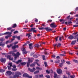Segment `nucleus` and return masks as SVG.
I'll return each mask as SVG.
<instances>
[{
  "label": "nucleus",
  "mask_w": 78,
  "mask_h": 78,
  "mask_svg": "<svg viewBox=\"0 0 78 78\" xmlns=\"http://www.w3.org/2000/svg\"><path fill=\"white\" fill-rule=\"evenodd\" d=\"M4 34H8V35L6 36L5 37V39H8L9 37H11V34L9 32H6Z\"/></svg>",
  "instance_id": "1"
},
{
  "label": "nucleus",
  "mask_w": 78,
  "mask_h": 78,
  "mask_svg": "<svg viewBox=\"0 0 78 78\" xmlns=\"http://www.w3.org/2000/svg\"><path fill=\"white\" fill-rule=\"evenodd\" d=\"M78 33L76 32V33H74L72 34L73 35H74L73 36V38L74 39H77L78 37V34L76 35Z\"/></svg>",
  "instance_id": "2"
},
{
  "label": "nucleus",
  "mask_w": 78,
  "mask_h": 78,
  "mask_svg": "<svg viewBox=\"0 0 78 78\" xmlns=\"http://www.w3.org/2000/svg\"><path fill=\"white\" fill-rule=\"evenodd\" d=\"M50 26L51 28H56L57 27V25H55V23H52L50 25Z\"/></svg>",
  "instance_id": "3"
},
{
  "label": "nucleus",
  "mask_w": 78,
  "mask_h": 78,
  "mask_svg": "<svg viewBox=\"0 0 78 78\" xmlns=\"http://www.w3.org/2000/svg\"><path fill=\"white\" fill-rule=\"evenodd\" d=\"M36 28H32L28 30V31L29 32H31V31H33V32L36 33L37 31V30H35Z\"/></svg>",
  "instance_id": "4"
},
{
  "label": "nucleus",
  "mask_w": 78,
  "mask_h": 78,
  "mask_svg": "<svg viewBox=\"0 0 78 78\" xmlns=\"http://www.w3.org/2000/svg\"><path fill=\"white\" fill-rule=\"evenodd\" d=\"M12 63H9L8 64L9 66H7L8 70H11V67L12 66Z\"/></svg>",
  "instance_id": "5"
},
{
  "label": "nucleus",
  "mask_w": 78,
  "mask_h": 78,
  "mask_svg": "<svg viewBox=\"0 0 78 78\" xmlns=\"http://www.w3.org/2000/svg\"><path fill=\"white\" fill-rule=\"evenodd\" d=\"M28 70H29V71H30L31 72H33L36 70V68H35L34 67L33 68V69H30V68H28Z\"/></svg>",
  "instance_id": "6"
},
{
  "label": "nucleus",
  "mask_w": 78,
  "mask_h": 78,
  "mask_svg": "<svg viewBox=\"0 0 78 78\" xmlns=\"http://www.w3.org/2000/svg\"><path fill=\"white\" fill-rule=\"evenodd\" d=\"M1 61L2 63H5L6 62V59H5V58H1Z\"/></svg>",
  "instance_id": "7"
},
{
  "label": "nucleus",
  "mask_w": 78,
  "mask_h": 78,
  "mask_svg": "<svg viewBox=\"0 0 78 78\" xmlns=\"http://www.w3.org/2000/svg\"><path fill=\"white\" fill-rule=\"evenodd\" d=\"M57 72L58 74H61V73H62V71L61 69H59L57 70Z\"/></svg>",
  "instance_id": "8"
},
{
  "label": "nucleus",
  "mask_w": 78,
  "mask_h": 78,
  "mask_svg": "<svg viewBox=\"0 0 78 78\" xmlns=\"http://www.w3.org/2000/svg\"><path fill=\"white\" fill-rule=\"evenodd\" d=\"M16 48H19V46L18 45H14L13 46H12V50H14V49H16Z\"/></svg>",
  "instance_id": "9"
},
{
  "label": "nucleus",
  "mask_w": 78,
  "mask_h": 78,
  "mask_svg": "<svg viewBox=\"0 0 78 78\" xmlns=\"http://www.w3.org/2000/svg\"><path fill=\"white\" fill-rule=\"evenodd\" d=\"M23 55H25V54H27V53H28V51H26V50H25V48H24L23 49Z\"/></svg>",
  "instance_id": "10"
},
{
  "label": "nucleus",
  "mask_w": 78,
  "mask_h": 78,
  "mask_svg": "<svg viewBox=\"0 0 78 78\" xmlns=\"http://www.w3.org/2000/svg\"><path fill=\"white\" fill-rule=\"evenodd\" d=\"M44 30H45L46 31H53V29H50L48 27H45L44 28Z\"/></svg>",
  "instance_id": "11"
},
{
  "label": "nucleus",
  "mask_w": 78,
  "mask_h": 78,
  "mask_svg": "<svg viewBox=\"0 0 78 78\" xmlns=\"http://www.w3.org/2000/svg\"><path fill=\"white\" fill-rule=\"evenodd\" d=\"M68 39H69L70 40H72L73 39H74L73 36L72 35H70L68 37Z\"/></svg>",
  "instance_id": "12"
},
{
  "label": "nucleus",
  "mask_w": 78,
  "mask_h": 78,
  "mask_svg": "<svg viewBox=\"0 0 78 78\" xmlns=\"http://www.w3.org/2000/svg\"><path fill=\"white\" fill-rule=\"evenodd\" d=\"M15 74H16L18 77L19 76V75H21V73L20 72L17 71L15 73Z\"/></svg>",
  "instance_id": "13"
},
{
  "label": "nucleus",
  "mask_w": 78,
  "mask_h": 78,
  "mask_svg": "<svg viewBox=\"0 0 78 78\" xmlns=\"http://www.w3.org/2000/svg\"><path fill=\"white\" fill-rule=\"evenodd\" d=\"M29 48L30 50H32L33 49V44L32 43H30L29 44Z\"/></svg>",
  "instance_id": "14"
},
{
  "label": "nucleus",
  "mask_w": 78,
  "mask_h": 78,
  "mask_svg": "<svg viewBox=\"0 0 78 78\" xmlns=\"http://www.w3.org/2000/svg\"><path fill=\"white\" fill-rule=\"evenodd\" d=\"M6 73L7 75L9 76V75H11L12 74V72L10 71H8L6 72Z\"/></svg>",
  "instance_id": "15"
},
{
  "label": "nucleus",
  "mask_w": 78,
  "mask_h": 78,
  "mask_svg": "<svg viewBox=\"0 0 78 78\" xmlns=\"http://www.w3.org/2000/svg\"><path fill=\"white\" fill-rule=\"evenodd\" d=\"M10 54H12V56H16V54L14 53V51H11L10 52Z\"/></svg>",
  "instance_id": "16"
},
{
  "label": "nucleus",
  "mask_w": 78,
  "mask_h": 78,
  "mask_svg": "<svg viewBox=\"0 0 78 78\" xmlns=\"http://www.w3.org/2000/svg\"><path fill=\"white\" fill-rule=\"evenodd\" d=\"M31 61V60L30 59H29L28 60V62H27V67H28L30 66V62Z\"/></svg>",
  "instance_id": "17"
},
{
  "label": "nucleus",
  "mask_w": 78,
  "mask_h": 78,
  "mask_svg": "<svg viewBox=\"0 0 78 78\" xmlns=\"http://www.w3.org/2000/svg\"><path fill=\"white\" fill-rule=\"evenodd\" d=\"M76 40L73 41L71 43V45H75L76 43Z\"/></svg>",
  "instance_id": "18"
},
{
  "label": "nucleus",
  "mask_w": 78,
  "mask_h": 78,
  "mask_svg": "<svg viewBox=\"0 0 78 78\" xmlns=\"http://www.w3.org/2000/svg\"><path fill=\"white\" fill-rule=\"evenodd\" d=\"M5 43H3L2 44V41L0 42V46H2V47H4L5 46ZM1 48L0 47V49Z\"/></svg>",
  "instance_id": "19"
},
{
  "label": "nucleus",
  "mask_w": 78,
  "mask_h": 78,
  "mask_svg": "<svg viewBox=\"0 0 78 78\" xmlns=\"http://www.w3.org/2000/svg\"><path fill=\"white\" fill-rule=\"evenodd\" d=\"M28 75L26 73H25L23 74V77H27V78H28Z\"/></svg>",
  "instance_id": "20"
},
{
  "label": "nucleus",
  "mask_w": 78,
  "mask_h": 78,
  "mask_svg": "<svg viewBox=\"0 0 78 78\" xmlns=\"http://www.w3.org/2000/svg\"><path fill=\"white\" fill-rule=\"evenodd\" d=\"M16 27H17V24L16 23L14 24L12 26V28H14Z\"/></svg>",
  "instance_id": "21"
},
{
  "label": "nucleus",
  "mask_w": 78,
  "mask_h": 78,
  "mask_svg": "<svg viewBox=\"0 0 78 78\" xmlns=\"http://www.w3.org/2000/svg\"><path fill=\"white\" fill-rule=\"evenodd\" d=\"M54 78H56L58 76V75L56 74V73L54 72Z\"/></svg>",
  "instance_id": "22"
},
{
  "label": "nucleus",
  "mask_w": 78,
  "mask_h": 78,
  "mask_svg": "<svg viewBox=\"0 0 78 78\" xmlns=\"http://www.w3.org/2000/svg\"><path fill=\"white\" fill-rule=\"evenodd\" d=\"M64 21L63 22H62V24H64V23H65L66 24V25H69V24H68V22H66L65 23H64Z\"/></svg>",
  "instance_id": "23"
},
{
  "label": "nucleus",
  "mask_w": 78,
  "mask_h": 78,
  "mask_svg": "<svg viewBox=\"0 0 78 78\" xmlns=\"http://www.w3.org/2000/svg\"><path fill=\"white\" fill-rule=\"evenodd\" d=\"M73 61L74 62L76 63V64H78V61L74 59L73 60Z\"/></svg>",
  "instance_id": "24"
},
{
  "label": "nucleus",
  "mask_w": 78,
  "mask_h": 78,
  "mask_svg": "<svg viewBox=\"0 0 78 78\" xmlns=\"http://www.w3.org/2000/svg\"><path fill=\"white\" fill-rule=\"evenodd\" d=\"M5 72V70H3V69H0V72L3 73V72Z\"/></svg>",
  "instance_id": "25"
},
{
  "label": "nucleus",
  "mask_w": 78,
  "mask_h": 78,
  "mask_svg": "<svg viewBox=\"0 0 78 78\" xmlns=\"http://www.w3.org/2000/svg\"><path fill=\"white\" fill-rule=\"evenodd\" d=\"M21 65H22V66H25V64H26V62H22L21 63Z\"/></svg>",
  "instance_id": "26"
},
{
  "label": "nucleus",
  "mask_w": 78,
  "mask_h": 78,
  "mask_svg": "<svg viewBox=\"0 0 78 78\" xmlns=\"http://www.w3.org/2000/svg\"><path fill=\"white\" fill-rule=\"evenodd\" d=\"M35 47H37V48H39V47H40V45H39V44H37L35 45Z\"/></svg>",
  "instance_id": "27"
},
{
  "label": "nucleus",
  "mask_w": 78,
  "mask_h": 78,
  "mask_svg": "<svg viewBox=\"0 0 78 78\" xmlns=\"http://www.w3.org/2000/svg\"><path fill=\"white\" fill-rule=\"evenodd\" d=\"M66 73L67 75H70V73L69 71H66Z\"/></svg>",
  "instance_id": "28"
},
{
  "label": "nucleus",
  "mask_w": 78,
  "mask_h": 78,
  "mask_svg": "<svg viewBox=\"0 0 78 78\" xmlns=\"http://www.w3.org/2000/svg\"><path fill=\"white\" fill-rule=\"evenodd\" d=\"M26 36H28V38H29V37H31V35H30V34H26Z\"/></svg>",
  "instance_id": "29"
},
{
  "label": "nucleus",
  "mask_w": 78,
  "mask_h": 78,
  "mask_svg": "<svg viewBox=\"0 0 78 78\" xmlns=\"http://www.w3.org/2000/svg\"><path fill=\"white\" fill-rule=\"evenodd\" d=\"M42 58H43V60H45V55H43L42 56Z\"/></svg>",
  "instance_id": "30"
},
{
  "label": "nucleus",
  "mask_w": 78,
  "mask_h": 78,
  "mask_svg": "<svg viewBox=\"0 0 78 78\" xmlns=\"http://www.w3.org/2000/svg\"><path fill=\"white\" fill-rule=\"evenodd\" d=\"M12 67H13V69H16V65H12Z\"/></svg>",
  "instance_id": "31"
},
{
  "label": "nucleus",
  "mask_w": 78,
  "mask_h": 78,
  "mask_svg": "<svg viewBox=\"0 0 78 78\" xmlns=\"http://www.w3.org/2000/svg\"><path fill=\"white\" fill-rule=\"evenodd\" d=\"M14 40H15V39H11V41H10L9 42V43H11V42H12V41H14Z\"/></svg>",
  "instance_id": "32"
},
{
  "label": "nucleus",
  "mask_w": 78,
  "mask_h": 78,
  "mask_svg": "<svg viewBox=\"0 0 78 78\" xmlns=\"http://www.w3.org/2000/svg\"><path fill=\"white\" fill-rule=\"evenodd\" d=\"M16 38H17V39L18 40L20 41V36H17L16 37Z\"/></svg>",
  "instance_id": "33"
},
{
  "label": "nucleus",
  "mask_w": 78,
  "mask_h": 78,
  "mask_svg": "<svg viewBox=\"0 0 78 78\" xmlns=\"http://www.w3.org/2000/svg\"><path fill=\"white\" fill-rule=\"evenodd\" d=\"M70 16L69 15L66 18V19H67V20H69L70 19Z\"/></svg>",
  "instance_id": "34"
},
{
  "label": "nucleus",
  "mask_w": 78,
  "mask_h": 78,
  "mask_svg": "<svg viewBox=\"0 0 78 78\" xmlns=\"http://www.w3.org/2000/svg\"><path fill=\"white\" fill-rule=\"evenodd\" d=\"M16 56H19V55H20V54L19 53V52H17L16 53Z\"/></svg>",
  "instance_id": "35"
},
{
  "label": "nucleus",
  "mask_w": 78,
  "mask_h": 78,
  "mask_svg": "<svg viewBox=\"0 0 78 78\" xmlns=\"http://www.w3.org/2000/svg\"><path fill=\"white\" fill-rule=\"evenodd\" d=\"M7 58H9V59H10L11 58V55H8L7 56Z\"/></svg>",
  "instance_id": "36"
},
{
  "label": "nucleus",
  "mask_w": 78,
  "mask_h": 78,
  "mask_svg": "<svg viewBox=\"0 0 78 78\" xmlns=\"http://www.w3.org/2000/svg\"><path fill=\"white\" fill-rule=\"evenodd\" d=\"M12 69L13 71H16L17 70V69L16 68H12Z\"/></svg>",
  "instance_id": "37"
},
{
  "label": "nucleus",
  "mask_w": 78,
  "mask_h": 78,
  "mask_svg": "<svg viewBox=\"0 0 78 78\" xmlns=\"http://www.w3.org/2000/svg\"><path fill=\"white\" fill-rule=\"evenodd\" d=\"M75 75H73L72 76V75L70 76V77L71 78H75Z\"/></svg>",
  "instance_id": "38"
},
{
  "label": "nucleus",
  "mask_w": 78,
  "mask_h": 78,
  "mask_svg": "<svg viewBox=\"0 0 78 78\" xmlns=\"http://www.w3.org/2000/svg\"><path fill=\"white\" fill-rule=\"evenodd\" d=\"M39 70H37L34 73V74H36L37 73H39Z\"/></svg>",
  "instance_id": "39"
},
{
  "label": "nucleus",
  "mask_w": 78,
  "mask_h": 78,
  "mask_svg": "<svg viewBox=\"0 0 78 78\" xmlns=\"http://www.w3.org/2000/svg\"><path fill=\"white\" fill-rule=\"evenodd\" d=\"M11 29H12V27H8L7 28V30H11Z\"/></svg>",
  "instance_id": "40"
},
{
  "label": "nucleus",
  "mask_w": 78,
  "mask_h": 78,
  "mask_svg": "<svg viewBox=\"0 0 78 78\" xmlns=\"http://www.w3.org/2000/svg\"><path fill=\"white\" fill-rule=\"evenodd\" d=\"M61 46V43H58L57 45V47H60Z\"/></svg>",
  "instance_id": "41"
},
{
  "label": "nucleus",
  "mask_w": 78,
  "mask_h": 78,
  "mask_svg": "<svg viewBox=\"0 0 78 78\" xmlns=\"http://www.w3.org/2000/svg\"><path fill=\"white\" fill-rule=\"evenodd\" d=\"M17 77H18V76L16 75V74H15V75L13 76V78H16Z\"/></svg>",
  "instance_id": "42"
},
{
  "label": "nucleus",
  "mask_w": 78,
  "mask_h": 78,
  "mask_svg": "<svg viewBox=\"0 0 78 78\" xmlns=\"http://www.w3.org/2000/svg\"><path fill=\"white\" fill-rule=\"evenodd\" d=\"M46 73H47L48 74L50 73V71H48V70H46Z\"/></svg>",
  "instance_id": "43"
},
{
  "label": "nucleus",
  "mask_w": 78,
  "mask_h": 78,
  "mask_svg": "<svg viewBox=\"0 0 78 78\" xmlns=\"http://www.w3.org/2000/svg\"><path fill=\"white\" fill-rule=\"evenodd\" d=\"M44 63L45 66V67H47V66H48V65H47V62H44Z\"/></svg>",
  "instance_id": "44"
},
{
  "label": "nucleus",
  "mask_w": 78,
  "mask_h": 78,
  "mask_svg": "<svg viewBox=\"0 0 78 78\" xmlns=\"http://www.w3.org/2000/svg\"><path fill=\"white\" fill-rule=\"evenodd\" d=\"M60 61H59V60H57L55 61V62L56 63H59V62Z\"/></svg>",
  "instance_id": "45"
},
{
  "label": "nucleus",
  "mask_w": 78,
  "mask_h": 78,
  "mask_svg": "<svg viewBox=\"0 0 78 78\" xmlns=\"http://www.w3.org/2000/svg\"><path fill=\"white\" fill-rule=\"evenodd\" d=\"M38 28L40 30H42L44 29V27H39Z\"/></svg>",
  "instance_id": "46"
},
{
  "label": "nucleus",
  "mask_w": 78,
  "mask_h": 78,
  "mask_svg": "<svg viewBox=\"0 0 78 78\" xmlns=\"http://www.w3.org/2000/svg\"><path fill=\"white\" fill-rule=\"evenodd\" d=\"M0 41H5V39L3 38H1L0 39Z\"/></svg>",
  "instance_id": "47"
},
{
  "label": "nucleus",
  "mask_w": 78,
  "mask_h": 78,
  "mask_svg": "<svg viewBox=\"0 0 78 78\" xmlns=\"http://www.w3.org/2000/svg\"><path fill=\"white\" fill-rule=\"evenodd\" d=\"M30 67H34L35 66V65L34 63L30 65Z\"/></svg>",
  "instance_id": "48"
},
{
  "label": "nucleus",
  "mask_w": 78,
  "mask_h": 78,
  "mask_svg": "<svg viewBox=\"0 0 78 78\" xmlns=\"http://www.w3.org/2000/svg\"><path fill=\"white\" fill-rule=\"evenodd\" d=\"M52 22V20H49L47 21L48 23H50V22Z\"/></svg>",
  "instance_id": "49"
},
{
  "label": "nucleus",
  "mask_w": 78,
  "mask_h": 78,
  "mask_svg": "<svg viewBox=\"0 0 78 78\" xmlns=\"http://www.w3.org/2000/svg\"><path fill=\"white\" fill-rule=\"evenodd\" d=\"M33 57L37 58V55L34 54V55H33Z\"/></svg>",
  "instance_id": "50"
},
{
  "label": "nucleus",
  "mask_w": 78,
  "mask_h": 78,
  "mask_svg": "<svg viewBox=\"0 0 78 78\" xmlns=\"http://www.w3.org/2000/svg\"><path fill=\"white\" fill-rule=\"evenodd\" d=\"M61 62L63 63H65V62H66V61L64 60L63 59L61 61Z\"/></svg>",
  "instance_id": "51"
},
{
  "label": "nucleus",
  "mask_w": 78,
  "mask_h": 78,
  "mask_svg": "<svg viewBox=\"0 0 78 78\" xmlns=\"http://www.w3.org/2000/svg\"><path fill=\"white\" fill-rule=\"evenodd\" d=\"M14 59L15 60H16V59H17V57H18V56H17V55H15L14 56Z\"/></svg>",
  "instance_id": "52"
},
{
  "label": "nucleus",
  "mask_w": 78,
  "mask_h": 78,
  "mask_svg": "<svg viewBox=\"0 0 78 78\" xmlns=\"http://www.w3.org/2000/svg\"><path fill=\"white\" fill-rule=\"evenodd\" d=\"M78 7H76L75 10V12H76V11H78Z\"/></svg>",
  "instance_id": "53"
},
{
  "label": "nucleus",
  "mask_w": 78,
  "mask_h": 78,
  "mask_svg": "<svg viewBox=\"0 0 78 78\" xmlns=\"http://www.w3.org/2000/svg\"><path fill=\"white\" fill-rule=\"evenodd\" d=\"M19 33L18 31L16 30L14 32V34H16V33Z\"/></svg>",
  "instance_id": "54"
},
{
  "label": "nucleus",
  "mask_w": 78,
  "mask_h": 78,
  "mask_svg": "<svg viewBox=\"0 0 78 78\" xmlns=\"http://www.w3.org/2000/svg\"><path fill=\"white\" fill-rule=\"evenodd\" d=\"M62 66H63V63H60L59 65V66L60 67H62Z\"/></svg>",
  "instance_id": "55"
},
{
  "label": "nucleus",
  "mask_w": 78,
  "mask_h": 78,
  "mask_svg": "<svg viewBox=\"0 0 78 78\" xmlns=\"http://www.w3.org/2000/svg\"><path fill=\"white\" fill-rule=\"evenodd\" d=\"M66 63L67 64H68L69 65L71 64L70 63V62L67 61L66 62Z\"/></svg>",
  "instance_id": "56"
},
{
  "label": "nucleus",
  "mask_w": 78,
  "mask_h": 78,
  "mask_svg": "<svg viewBox=\"0 0 78 78\" xmlns=\"http://www.w3.org/2000/svg\"><path fill=\"white\" fill-rule=\"evenodd\" d=\"M45 77H46V78H50V76L48 75H47L45 76Z\"/></svg>",
  "instance_id": "57"
},
{
  "label": "nucleus",
  "mask_w": 78,
  "mask_h": 78,
  "mask_svg": "<svg viewBox=\"0 0 78 78\" xmlns=\"http://www.w3.org/2000/svg\"><path fill=\"white\" fill-rule=\"evenodd\" d=\"M62 38V37H59V41H62V40L61 39Z\"/></svg>",
  "instance_id": "58"
},
{
  "label": "nucleus",
  "mask_w": 78,
  "mask_h": 78,
  "mask_svg": "<svg viewBox=\"0 0 78 78\" xmlns=\"http://www.w3.org/2000/svg\"><path fill=\"white\" fill-rule=\"evenodd\" d=\"M71 23H72V21H69L68 22V25H70V24H71Z\"/></svg>",
  "instance_id": "59"
},
{
  "label": "nucleus",
  "mask_w": 78,
  "mask_h": 78,
  "mask_svg": "<svg viewBox=\"0 0 78 78\" xmlns=\"http://www.w3.org/2000/svg\"><path fill=\"white\" fill-rule=\"evenodd\" d=\"M35 22H38V20L37 19L35 18Z\"/></svg>",
  "instance_id": "60"
},
{
  "label": "nucleus",
  "mask_w": 78,
  "mask_h": 78,
  "mask_svg": "<svg viewBox=\"0 0 78 78\" xmlns=\"http://www.w3.org/2000/svg\"><path fill=\"white\" fill-rule=\"evenodd\" d=\"M40 78H41L42 77H44V76H43V74H41L39 76Z\"/></svg>",
  "instance_id": "61"
},
{
  "label": "nucleus",
  "mask_w": 78,
  "mask_h": 78,
  "mask_svg": "<svg viewBox=\"0 0 78 78\" xmlns=\"http://www.w3.org/2000/svg\"><path fill=\"white\" fill-rule=\"evenodd\" d=\"M59 37V36H58L55 38V40L56 41H58V39Z\"/></svg>",
  "instance_id": "62"
},
{
  "label": "nucleus",
  "mask_w": 78,
  "mask_h": 78,
  "mask_svg": "<svg viewBox=\"0 0 78 78\" xmlns=\"http://www.w3.org/2000/svg\"><path fill=\"white\" fill-rule=\"evenodd\" d=\"M73 27H78V25H73Z\"/></svg>",
  "instance_id": "63"
},
{
  "label": "nucleus",
  "mask_w": 78,
  "mask_h": 78,
  "mask_svg": "<svg viewBox=\"0 0 78 78\" xmlns=\"http://www.w3.org/2000/svg\"><path fill=\"white\" fill-rule=\"evenodd\" d=\"M59 21H60V22H62V21H64V20L60 19L59 20Z\"/></svg>",
  "instance_id": "64"
}]
</instances>
